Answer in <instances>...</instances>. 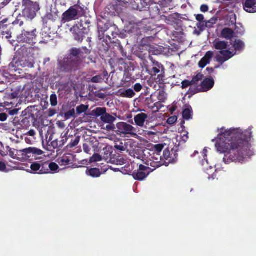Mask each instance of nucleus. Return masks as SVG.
<instances>
[{"label":"nucleus","mask_w":256,"mask_h":256,"mask_svg":"<svg viewBox=\"0 0 256 256\" xmlns=\"http://www.w3.org/2000/svg\"><path fill=\"white\" fill-rule=\"evenodd\" d=\"M182 84V88H186V87H187L188 86H190L191 84H192V81L189 82L188 80H186V81H184Z\"/></svg>","instance_id":"nucleus-45"},{"label":"nucleus","mask_w":256,"mask_h":256,"mask_svg":"<svg viewBox=\"0 0 256 256\" xmlns=\"http://www.w3.org/2000/svg\"><path fill=\"white\" fill-rule=\"evenodd\" d=\"M36 36V30H34L32 32L24 30L18 36L17 40L19 42L32 44L35 43Z\"/></svg>","instance_id":"nucleus-7"},{"label":"nucleus","mask_w":256,"mask_h":256,"mask_svg":"<svg viewBox=\"0 0 256 256\" xmlns=\"http://www.w3.org/2000/svg\"><path fill=\"white\" fill-rule=\"evenodd\" d=\"M212 45L216 50H219V53L216 56V59L221 64L231 58L235 54V53L228 49L229 46L228 42L216 40L212 42Z\"/></svg>","instance_id":"nucleus-3"},{"label":"nucleus","mask_w":256,"mask_h":256,"mask_svg":"<svg viewBox=\"0 0 256 256\" xmlns=\"http://www.w3.org/2000/svg\"><path fill=\"white\" fill-rule=\"evenodd\" d=\"M200 9L202 12H205L208 10V7L206 4H202L201 6Z\"/></svg>","instance_id":"nucleus-48"},{"label":"nucleus","mask_w":256,"mask_h":256,"mask_svg":"<svg viewBox=\"0 0 256 256\" xmlns=\"http://www.w3.org/2000/svg\"><path fill=\"white\" fill-rule=\"evenodd\" d=\"M58 10L54 8L50 10V12L47 14L46 17L50 20L55 21L58 17Z\"/></svg>","instance_id":"nucleus-22"},{"label":"nucleus","mask_w":256,"mask_h":256,"mask_svg":"<svg viewBox=\"0 0 256 256\" xmlns=\"http://www.w3.org/2000/svg\"><path fill=\"white\" fill-rule=\"evenodd\" d=\"M142 88V86L141 84H138V83L136 84L134 86V89L137 92L140 91Z\"/></svg>","instance_id":"nucleus-47"},{"label":"nucleus","mask_w":256,"mask_h":256,"mask_svg":"<svg viewBox=\"0 0 256 256\" xmlns=\"http://www.w3.org/2000/svg\"><path fill=\"white\" fill-rule=\"evenodd\" d=\"M252 128L244 132L240 128H222L217 138L216 148L220 153H226L223 158L226 164L232 162H242L253 155L249 140Z\"/></svg>","instance_id":"nucleus-1"},{"label":"nucleus","mask_w":256,"mask_h":256,"mask_svg":"<svg viewBox=\"0 0 256 256\" xmlns=\"http://www.w3.org/2000/svg\"><path fill=\"white\" fill-rule=\"evenodd\" d=\"M148 118V116L146 114L141 113L138 114L134 117V122L136 126L140 127H143Z\"/></svg>","instance_id":"nucleus-14"},{"label":"nucleus","mask_w":256,"mask_h":256,"mask_svg":"<svg viewBox=\"0 0 256 256\" xmlns=\"http://www.w3.org/2000/svg\"><path fill=\"white\" fill-rule=\"evenodd\" d=\"M9 155L12 158H16V154H14V150L10 148L9 150Z\"/></svg>","instance_id":"nucleus-50"},{"label":"nucleus","mask_w":256,"mask_h":256,"mask_svg":"<svg viewBox=\"0 0 256 256\" xmlns=\"http://www.w3.org/2000/svg\"><path fill=\"white\" fill-rule=\"evenodd\" d=\"M217 21V18L213 17L210 20H205L206 24V28H211L212 27L214 24H216V22Z\"/></svg>","instance_id":"nucleus-29"},{"label":"nucleus","mask_w":256,"mask_h":256,"mask_svg":"<svg viewBox=\"0 0 256 256\" xmlns=\"http://www.w3.org/2000/svg\"><path fill=\"white\" fill-rule=\"evenodd\" d=\"M22 155L30 158L34 156H40L44 154L43 151L35 148H28L20 150Z\"/></svg>","instance_id":"nucleus-10"},{"label":"nucleus","mask_w":256,"mask_h":256,"mask_svg":"<svg viewBox=\"0 0 256 256\" xmlns=\"http://www.w3.org/2000/svg\"><path fill=\"white\" fill-rule=\"evenodd\" d=\"M234 31L230 28H224L221 32V36L226 39L230 40L234 36Z\"/></svg>","instance_id":"nucleus-19"},{"label":"nucleus","mask_w":256,"mask_h":256,"mask_svg":"<svg viewBox=\"0 0 256 256\" xmlns=\"http://www.w3.org/2000/svg\"><path fill=\"white\" fill-rule=\"evenodd\" d=\"M98 27L99 33L102 32L103 34V33L105 32H106L108 30V26H106V25H105L104 28H103L101 27L100 24H99L98 26Z\"/></svg>","instance_id":"nucleus-42"},{"label":"nucleus","mask_w":256,"mask_h":256,"mask_svg":"<svg viewBox=\"0 0 256 256\" xmlns=\"http://www.w3.org/2000/svg\"><path fill=\"white\" fill-rule=\"evenodd\" d=\"M182 116L184 119L189 120L192 118V110L191 107L188 108L184 110Z\"/></svg>","instance_id":"nucleus-25"},{"label":"nucleus","mask_w":256,"mask_h":256,"mask_svg":"<svg viewBox=\"0 0 256 256\" xmlns=\"http://www.w3.org/2000/svg\"><path fill=\"white\" fill-rule=\"evenodd\" d=\"M18 109H14L10 112V115L14 116L16 114L18 113Z\"/></svg>","instance_id":"nucleus-53"},{"label":"nucleus","mask_w":256,"mask_h":256,"mask_svg":"<svg viewBox=\"0 0 256 256\" xmlns=\"http://www.w3.org/2000/svg\"><path fill=\"white\" fill-rule=\"evenodd\" d=\"M77 28H78V26L76 25V26H74L72 28V29H74V30H76Z\"/></svg>","instance_id":"nucleus-61"},{"label":"nucleus","mask_w":256,"mask_h":256,"mask_svg":"<svg viewBox=\"0 0 256 256\" xmlns=\"http://www.w3.org/2000/svg\"><path fill=\"white\" fill-rule=\"evenodd\" d=\"M43 166V162L40 164L38 162H33L30 168L34 172H36L40 174H43L44 172H42V170Z\"/></svg>","instance_id":"nucleus-20"},{"label":"nucleus","mask_w":256,"mask_h":256,"mask_svg":"<svg viewBox=\"0 0 256 256\" xmlns=\"http://www.w3.org/2000/svg\"><path fill=\"white\" fill-rule=\"evenodd\" d=\"M213 56L214 52L212 51L208 52L204 57L199 62L198 66L201 68H204L206 65L210 64Z\"/></svg>","instance_id":"nucleus-12"},{"label":"nucleus","mask_w":256,"mask_h":256,"mask_svg":"<svg viewBox=\"0 0 256 256\" xmlns=\"http://www.w3.org/2000/svg\"><path fill=\"white\" fill-rule=\"evenodd\" d=\"M196 18L198 22H204V16L202 14H198L196 15Z\"/></svg>","instance_id":"nucleus-44"},{"label":"nucleus","mask_w":256,"mask_h":256,"mask_svg":"<svg viewBox=\"0 0 256 256\" xmlns=\"http://www.w3.org/2000/svg\"><path fill=\"white\" fill-rule=\"evenodd\" d=\"M72 157V155L70 154H65L58 159V162L60 166H66L70 164Z\"/></svg>","instance_id":"nucleus-18"},{"label":"nucleus","mask_w":256,"mask_h":256,"mask_svg":"<svg viewBox=\"0 0 256 256\" xmlns=\"http://www.w3.org/2000/svg\"><path fill=\"white\" fill-rule=\"evenodd\" d=\"M102 160V156L98 154H94L90 159V162H100Z\"/></svg>","instance_id":"nucleus-30"},{"label":"nucleus","mask_w":256,"mask_h":256,"mask_svg":"<svg viewBox=\"0 0 256 256\" xmlns=\"http://www.w3.org/2000/svg\"><path fill=\"white\" fill-rule=\"evenodd\" d=\"M102 80L103 79L101 76H97L93 77L91 80V82L94 83H98L101 82Z\"/></svg>","instance_id":"nucleus-38"},{"label":"nucleus","mask_w":256,"mask_h":256,"mask_svg":"<svg viewBox=\"0 0 256 256\" xmlns=\"http://www.w3.org/2000/svg\"><path fill=\"white\" fill-rule=\"evenodd\" d=\"M75 38L76 40H77L79 41V42H82V38H80L78 36H75Z\"/></svg>","instance_id":"nucleus-58"},{"label":"nucleus","mask_w":256,"mask_h":256,"mask_svg":"<svg viewBox=\"0 0 256 256\" xmlns=\"http://www.w3.org/2000/svg\"><path fill=\"white\" fill-rule=\"evenodd\" d=\"M100 120L104 122L112 124L116 120V118L114 116L106 112L105 114H103L102 118H100Z\"/></svg>","instance_id":"nucleus-21"},{"label":"nucleus","mask_w":256,"mask_h":256,"mask_svg":"<svg viewBox=\"0 0 256 256\" xmlns=\"http://www.w3.org/2000/svg\"><path fill=\"white\" fill-rule=\"evenodd\" d=\"M8 118L7 114L5 113L0 114V121L4 122Z\"/></svg>","instance_id":"nucleus-46"},{"label":"nucleus","mask_w":256,"mask_h":256,"mask_svg":"<svg viewBox=\"0 0 256 256\" xmlns=\"http://www.w3.org/2000/svg\"><path fill=\"white\" fill-rule=\"evenodd\" d=\"M233 46L236 50H241L244 46V42L240 40H236L233 43Z\"/></svg>","instance_id":"nucleus-28"},{"label":"nucleus","mask_w":256,"mask_h":256,"mask_svg":"<svg viewBox=\"0 0 256 256\" xmlns=\"http://www.w3.org/2000/svg\"><path fill=\"white\" fill-rule=\"evenodd\" d=\"M158 98L159 100L162 102H164L167 98V94L164 90H160L158 92Z\"/></svg>","instance_id":"nucleus-32"},{"label":"nucleus","mask_w":256,"mask_h":256,"mask_svg":"<svg viewBox=\"0 0 256 256\" xmlns=\"http://www.w3.org/2000/svg\"><path fill=\"white\" fill-rule=\"evenodd\" d=\"M116 148L117 150H122V151H123V150H124V148L122 146H116Z\"/></svg>","instance_id":"nucleus-56"},{"label":"nucleus","mask_w":256,"mask_h":256,"mask_svg":"<svg viewBox=\"0 0 256 256\" xmlns=\"http://www.w3.org/2000/svg\"><path fill=\"white\" fill-rule=\"evenodd\" d=\"M203 78V75L198 74L196 76L193 78L192 82V84H196L198 81L201 80Z\"/></svg>","instance_id":"nucleus-35"},{"label":"nucleus","mask_w":256,"mask_h":256,"mask_svg":"<svg viewBox=\"0 0 256 256\" xmlns=\"http://www.w3.org/2000/svg\"><path fill=\"white\" fill-rule=\"evenodd\" d=\"M59 168L58 166L55 162H43V166L42 170V172L44 174H48L50 172V170L54 172H57Z\"/></svg>","instance_id":"nucleus-11"},{"label":"nucleus","mask_w":256,"mask_h":256,"mask_svg":"<svg viewBox=\"0 0 256 256\" xmlns=\"http://www.w3.org/2000/svg\"><path fill=\"white\" fill-rule=\"evenodd\" d=\"M28 134L30 136H35L36 134V132L34 130H30L28 132Z\"/></svg>","instance_id":"nucleus-54"},{"label":"nucleus","mask_w":256,"mask_h":256,"mask_svg":"<svg viewBox=\"0 0 256 256\" xmlns=\"http://www.w3.org/2000/svg\"><path fill=\"white\" fill-rule=\"evenodd\" d=\"M50 104L52 106H56L58 104L57 96L56 94H52L50 98Z\"/></svg>","instance_id":"nucleus-36"},{"label":"nucleus","mask_w":256,"mask_h":256,"mask_svg":"<svg viewBox=\"0 0 256 256\" xmlns=\"http://www.w3.org/2000/svg\"><path fill=\"white\" fill-rule=\"evenodd\" d=\"M156 132H150V131H148L146 132V135L148 136H154V135H156Z\"/></svg>","instance_id":"nucleus-55"},{"label":"nucleus","mask_w":256,"mask_h":256,"mask_svg":"<svg viewBox=\"0 0 256 256\" xmlns=\"http://www.w3.org/2000/svg\"><path fill=\"white\" fill-rule=\"evenodd\" d=\"M20 67H22L20 60L14 58L8 65V70L11 72H16L20 70Z\"/></svg>","instance_id":"nucleus-15"},{"label":"nucleus","mask_w":256,"mask_h":256,"mask_svg":"<svg viewBox=\"0 0 256 256\" xmlns=\"http://www.w3.org/2000/svg\"><path fill=\"white\" fill-rule=\"evenodd\" d=\"M83 10L82 8L77 5L70 7L62 14V22L66 23L76 20L78 16L82 14Z\"/></svg>","instance_id":"nucleus-6"},{"label":"nucleus","mask_w":256,"mask_h":256,"mask_svg":"<svg viewBox=\"0 0 256 256\" xmlns=\"http://www.w3.org/2000/svg\"><path fill=\"white\" fill-rule=\"evenodd\" d=\"M22 67H28L32 68L34 66V60L32 56L28 58H22L20 60Z\"/></svg>","instance_id":"nucleus-17"},{"label":"nucleus","mask_w":256,"mask_h":256,"mask_svg":"<svg viewBox=\"0 0 256 256\" xmlns=\"http://www.w3.org/2000/svg\"><path fill=\"white\" fill-rule=\"evenodd\" d=\"M177 120L178 118L176 116H172L168 119L167 122L170 124H172L176 123Z\"/></svg>","instance_id":"nucleus-39"},{"label":"nucleus","mask_w":256,"mask_h":256,"mask_svg":"<svg viewBox=\"0 0 256 256\" xmlns=\"http://www.w3.org/2000/svg\"><path fill=\"white\" fill-rule=\"evenodd\" d=\"M205 24H206L205 21L198 22L196 24V26L200 32H202L206 28Z\"/></svg>","instance_id":"nucleus-37"},{"label":"nucleus","mask_w":256,"mask_h":256,"mask_svg":"<svg viewBox=\"0 0 256 256\" xmlns=\"http://www.w3.org/2000/svg\"><path fill=\"white\" fill-rule=\"evenodd\" d=\"M214 85V80L212 78L205 79L201 84L202 91L206 92L211 89Z\"/></svg>","instance_id":"nucleus-16"},{"label":"nucleus","mask_w":256,"mask_h":256,"mask_svg":"<svg viewBox=\"0 0 256 256\" xmlns=\"http://www.w3.org/2000/svg\"><path fill=\"white\" fill-rule=\"evenodd\" d=\"M115 132L120 136H127L130 135L133 137H136V128L132 125L124 122H119L116 124V130Z\"/></svg>","instance_id":"nucleus-5"},{"label":"nucleus","mask_w":256,"mask_h":256,"mask_svg":"<svg viewBox=\"0 0 256 256\" xmlns=\"http://www.w3.org/2000/svg\"><path fill=\"white\" fill-rule=\"evenodd\" d=\"M78 50H74L71 54L62 60H59V68L61 71L68 72L77 70L80 64L78 56Z\"/></svg>","instance_id":"nucleus-2"},{"label":"nucleus","mask_w":256,"mask_h":256,"mask_svg":"<svg viewBox=\"0 0 256 256\" xmlns=\"http://www.w3.org/2000/svg\"><path fill=\"white\" fill-rule=\"evenodd\" d=\"M86 174L94 178H98L101 175L99 169L96 168H92L86 171Z\"/></svg>","instance_id":"nucleus-24"},{"label":"nucleus","mask_w":256,"mask_h":256,"mask_svg":"<svg viewBox=\"0 0 256 256\" xmlns=\"http://www.w3.org/2000/svg\"><path fill=\"white\" fill-rule=\"evenodd\" d=\"M154 155L152 157V158L154 159V161L155 162L158 164V166H160V165L162 164H160V161L162 160V156H160V154H157L156 153H154Z\"/></svg>","instance_id":"nucleus-33"},{"label":"nucleus","mask_w":256,"mask_h":256,"mask_svg":"<svg viewBox=\"0 0 256 256\" xmlns=\"http://www.w3.org/2000/svg\"><path fill=\"white\" fill-rule=\"evenodd\" d=\"M121 95L124 97L132 98L134 96L135 92L132 89L130 88L124 91Z\"/></svg>","instance_id":"nucleus-27"},{"label":"nucleus","mask_w":256,"mask_h":256,"mask_svg":"<svg viewBox=\"0 0 256 256\" xmlns=\"http://www.w3.org/2000/svg\"><path fill=\"white\" fill-rule=\"evenodd\" d=\"M164 148V145L162 144H158L152 147L153 150L154 151V153H156L157 154H160L162 150H163Z\"/></svg>","instance_id":"nucleus-31"},{"label":"nucleus","mask_w":256,"mask_h":256,"mask_svg":"<svg viewBox=\"0 0 256 256\" xmlns=\"http://www.w3.org/2000/svg\"><path fill=\"white\" fill-rule=\"evenodd\" d=\"M188 132H184L182 136V140L183 142H186L188 138Z\"/></svg>","instance_id":"nucleus-49"},{"label":"nucleus","mask_w":256,"mask_h":256,"mask_svg":"<svg viewBox=\"0 0 256 256\" xmlns=\"http://www.w3.org/2000/svg\"><path fill=\"white\" fill-rule=\"evenodd\" d=\"M154 66L148 70L150 74L152 76H156V74L160 72V70L162 68V66L158 62L154 64Z\"/></svg>","instance_id":"nucleus-23"},{"label":"nucleus","mask_w":256,"mask_h":256,"mask_svg":"<svg viewBox=\"0 0 256 256\" xmlns=\"http://www.w3.org/2000/svg\"><path fill=\"white\" fill-rule=\"evenodd\" d=\"M208 150L206 148H204L203 150L202 154L204 158V160L202 162V166H203L204 170L208 174L212 175V178H214V174L216 172L215 166H213L212 165L210 164L207 159L206 157L207 156Z\"/></svg>","instance_id":"nucleus-8"},{"label":"nucleus","mask_w":256,"mask_h":256,"mask_svg":"<svg viewBox=\"0 0 256 256\" xmlns=\"http://www.w3.org/2000/svg\"><path fill=\"white\" fill-rule=\"evenodd\" d=\"M104 129L108 131L113 130L115 132L116 130V126H114V124H108L106 126Z\"/></svg>","instance_id":"nucleus-43"},{"label":"nucleus","mask_w":256,"mask_h":256,"mask_svg":"<svg viewBox=\"0 0 256 256\" xmlns=\"http://www.w3.org/2000/svg\"><path fill=\"white\" fill-rule=\"evenodd\" d=\"M170 156V152L169 150L166 149L164 150L162 160H168Z\"/></svg>","instance_id":"nucleus-40"},{"label":"nucleus","mask_w":256,"mask_h":256,"mask_svg":"<svg viewBox=\"0 0 256 256\" xmlns=\"http://www.w3.org/2000/svg\"><path fill=\"white\" fill-rule=\"evenodd\" d=\"M15 24H18L20 26H22L24 24V22L20 19H17L14 22Z\"/></svg>","instance_id":"nucleus-51"},{"label":"nucleus","mask_w":256,"mask_h":256,"mask_svg":"<svg viewBox=\"0 0 256 256\" xmlns=\"http://www.w3.org/2000/svg\"><path fill=\"white\" fill-rule=\"evenodd\" d=\"M106 112V108H98L92 110L93 114L96 116H102Z\"/></svg>","instance_id":"nucleus-26"},{"label":"nucleus","mask_w":256,"mask_h":256,"mask_svg":"<svg viewBox=\"0 0 256 256\" xmlns=\"http://www.w3.org/2000/svg\"><path fill=\"white\" fill-rule=\"evenodd\" d=\"M244 9L250 13L256 12V0H246L244 4Z\"/></svg>","instance_id":"nucleus-13"},{"label":"nucleus","mask_w":256,"mask_h":256,"mask_svg":"<svg viewBox=\"0 0 256 256\" xmlns=\"http://www.w3.org/2000/svg\"><path fill=\"white\" fill-rule=\"evenodd\" d=\"M6 168V164L4 162H0V171L4 172V171Z\"/></svg>","instance_id":"nucleus-52"},{"label":"nucleus","mask_w":256,"mask_h":256,"mask_svg":"<svg viewBox=\"0 0 256 256\" xmlns=\"http://www.w3.org/2000/svg\"><path fill=\"white\" fill-rule=\"evenodd\" d=\"M54 114H55L54 112V111H53V110H52V111H50V114H49V116H54Z\"/></svg>","instance_id":"nucleus-60"},{"label":"nucleus","mask_w":256,"mask_h":256,"mask_svg":"<svg viewBox=\"0 0 256 256\" xmlns=\"http://www.w3.org/2000/svg\"><path fill=\"white\" fill-rule=\"evenodd\" d=\"M197 153H198V152L195 151V152H194V154H197Z\"/></svg>","instance_id":"nucleus-62"},{"label":"nucleus","mask_w":256,"mask_h":256,"mask_svg":"<svg viewBox=\"0 0 256 256\" xmlns=\"http://www.w3.org/2000/svg\"><path fill=\"white\" fill-rule=\"evenodd\" d=\"M88 108V107L87 106L82 104L76 108V112L79 114H82V112H85L87 110Z\"/></svg>","instance_id":"nucleus-34"},{"label":"nucleus","mask_w":256,"mask_h":256,"mask_svg":"<svg viewBox=\"0 0 256 256\" xmlns=\"http://www.w3.org/2000/svg\"><path fill=\"white\" fill-rule=\"evenodd\" d=\"M83 150L86 153L90 154L91 148L88 144H84Z\"/></svg>","instance_id":"nucleus-41"},{"label":"nucleus","mask_w":256,"mask_h":256,"mask_svg":"<svg viewBox=\"0 0 256 256\" xmlns=\"http://www.w3.org/2000/svg\"><path fill=\"white\" fill-rule=\"evenodd\" d=\"M20 6L22 16L30 20L34 18L36 12L40 10L38 3L30 0H22Z\"/></svg>","instance_id":"nucleus-4"},{"label":"nucleus","mask_w":256,"mask_h":256,"mask_svg":"<svg viewBox=\"0 0 256 256\" xmlns=\"http://www.w3.org/2000/svg\"><path fill=\"white\" fill-rule=\"evenodd\" d=\"M200 32V31H198V30H195L194 31V34H197V35H200V32Z\"/></svg>","instance_id":"nucleus-59"},{"label":"nucleus","mask_w":256,"mask_h":256,"mask_svg":"<svg viewBox=\"0 0 256 256\" xmlns=\"http://www.w3.org/2000/svg\"><path fill=\"white\" fill-rule=\"evenodd\" d=\"M50 60V58H44V64H46L47 62H49Z\"/></svg>","instance_id":"nucleus-57"},{"label":"nucleus","mask_w":256,"mask_h":256,"mask_svg":"<svg viewBox=\"0 0 256 256\" xmlns=\"http://www.w3.org/2000/svg\"><path fill=\"white\" fill-rule=\"evenodd\" d=\"M149 173L150 168L140 164L139 169L133 172L132 176L136 180H142L146 178Z\"/></svg>","instance_id":"nucleus-9"}]
</instances>
